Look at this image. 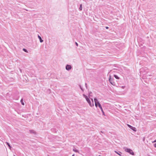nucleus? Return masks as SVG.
Wrapping results in <instances>:
<instances>
[{"label":"nucleus","mask_w":156,"mask_h":156,"mask_svg":"<svg viewBox=\"0 0 156 156\" xmlns=\"http://www.w3.org/2000/svg\"><path fill=\"white\" fill-rule=\"evenodd\" d=\"M83 96L85 98L87 101V102L89 104L90 107H93L94 106V101L93 99H91V101H90V99L88 98V97L84 94H83Z\"/></svg>","instance_id":"nucleus-1"},{"label":"nucleus","mask_w":156,"mask_h":156,"mask_svg":"<svg viewBox=\"0 0 156 156\" xmlns=\"http://www.w3.org/2000/svg\"><path fill=\"white\" fill-rule=\"evenodd\" d=\"M123 149L125 151L129 153L130 154H131L132 155H134V153L133 152V151L129 148H128L126 147H123Z\"/></svg>","instance_id":"nucleus-2"},{"label":"nucleus","mask_w":156,"mask_h":156,"mask_svg":"<svg viewBox=\"0 0 156 156\" xmlns=\"http://www.w3.org/2000/svg\"><path fill=\"white\" fill-rule=\"evenodd\" d=\"M109 81L110 83L112 85H115V83L113 81V79L111 78V76H110Z\"/></svg>","instance_id":"nucleus-3"},{"label":"nucleus","mask_w":156,"mask_h":156,"mask_svg":"<svg viewBox=\"0 0 156 156\" xmlns=\"http://www.w3.org/2000/svg\"><path fill=\"white\" fill-rule=\"evenodd\" d=\"M72 66L71 65H67L66 67V70L69 71L72 69Z\"/></svg>","instance_id":"nucleus-4"},{"label":"nucleus","mask_w":156,"mask_h":156,"mask_svg":"<svg viewBox=\"0 0 156 156\" xmlns=\"http://www.w3.org/2000/svg\"><path fill=\"white\" fill-rule=\"evenodd\" d=\"M99 107L101 109L102 113L103 115H105V113L103 110V109H102V108L101 107V105L100 104V103H99Z\"/></svg>","instance_id":"nucleus-5"},{"label":"nucleus","mask_w":156,"mask_h":156,"mask_svg":"<svg viewBox=\"0 0 156 156\" xmlns=\"http://www.w3.org/2000/svg\"><path fill=\"white\" fill-rule=\"evenodd\" d=\"M38 37L40 40V42L41 43L43 42V40L42 39L41 37L39 35H38Z\"/></svg>","instance_id":"nucleus-6"},{"label":"nucleus","mask_w":156,"mask_h":156,"mask_svg":"<svg viewBox=\"0 0 156 156\" xmlns=\"http://www.w3.org/2000/svg\"><path fill=\"white\" fill-rule=\"evenodd\" d=\"M114 152L116 154H118V155H119V156H122V153L120 152V151H119L118 152H117V151H114Z\"/></svg>","instance_id":"nucleus-7"},{"label":"nucleus","mask_w":156,"mask_h":156,"mask_svg":"<svg viewBox=\"0 0 156 156\" xmlns=\"http://www.w3.org/2000/svg\"><path fill=\"white\" fill-rule=\"evenodd\" d=\"M73 151L75 152L79 153V151L75 147L73 148Z\"/></svg>","instance_id":"nucleus-8"},{"label":"nucleus","mask_w":156,"mask_h":156,"mask_svg":"<svg viewBox=\"0 0 156 156\" xmlns=\"http://www.w3.org/2000/svg\"><path fill=\"white\" fill-rule=\"evenodd\" d=\"M21 101V102L22 104L23 105H24V103L23 102V99H21V101Z\"/></svg>","instance_id":"nucleus-9"},{"label":"nucleus","mask_w":156,"mask_h":156,"mask_svg":"<svg viewBox=\"0 0 156 156\" xmlns=\"http://www.w3.org/2000/svg\"><path fill=\"white\" fill-rule=\"evenodd\" d=\"M6 143L8 145V146L9 147V149H11V147L9 144V143L7 142H6Z\"/></svg>","instance_id":"nucleus-10"},{"label":"nucleus","mask_w":156,"mask_h":156,"mask_svg":"<svg viewBox=\"0 0 156 156\" xmlns=\"http://www.w3.org/2000/svg\"><path fill=\"white\" fill-rule=\"evenodd\" d=\"M79 10L80 11H81L82 10V4L80 5V6L79 8Z\"/></svg>","instance_id":"nucleus-11"},{"label":"nucleus","mask_w":156,"mask_h":156,"mask_svg":"<svg viewBox=\"0 0 156 156\" xmlns=\"http://www.w3.org/2000/svg\"><path fill=\"white\" fill-rule=\"evenodd\" d=\"M114 76L116 79H119V77H118V76H117L116 75H114Z\"/></svg>","instance_id":"nucleus-12"},{"label":"nucleus","mask_w":156,"mask_h":156,"mask_svg":"<svg viewBox=\"0 0 156 156\" xmlns=\"http://www.w3.org/2000/svg\"><path fill=\"white\" fill-rule=\"evenodd\" d=\"M94 102H95V103H97V102L98 101L97 99L96 98H94Z\"/></svg>","instance_id":"nucleus-13"},{"label":"nucleus","mask_w":156,"mask_h":156,"mask_svg":"<svg viewBox=\"0 0 156 156\" xmlns=\"http://www.w3.org/2000/svg\"><path fill=\"white\" fill-rule=\"evenodd\" d=\"M30 132L31 133H35L34 131L33 130H30Z\"/></svg>","instance_id":"nucleus-14"},{"label":"nucleus","mask_w":156,"mask_h":156,"mask_svg":"<svg viewBox=\"0 0 156 156\" xmlns=\"http://www.w3.org/2000/svg\"><path fill=\"white\" fill-rule=\"evenodd\" d=\"M131 129H132V128H133V127L129 125H127Z\"/></svg>","instance_id":"nucleus-15"},{"label":"nucleus","mask_w":156,"mask_h":156,"mask_svg":"<svg viewBox=\"0 0 156 156\" xmlns=\"http://www.w3.org/2000/svg\"><path fill=\"white\" fill-rule=\"evenodd\" d=\"M132 129L134 131H136V128H135V127H133V128H132Z\"/></svg>","instance_id":"nucleus-16"},{"label":"nucleus","mask_w":156,"mask_h":156,"mask_svg":"<svg viewBox=\"0 0 156 156\" xmlns=\"http://www.w3.org/2000/svg\"><path fill=\"white\" fill-rule=\"evenodd\" d=\"M23 51H25V52H27V50L26 49L23 48Z\"/></svg>","instance_id":"nucleus-17"},{"label":"nucleus","mask_w":156,"mask_h":156,"mask_svg":"<svg viewBox=\"0 0 156 156\" xmlns=\"http://www.w3.org/2000/svg\"><path fill=\"white\" fill-rule=\"evenodd\" d=\"M79 86H80V88L81 90H82V91H83V88L81 86V85H80Z\"/></svg>","instance_id":"nucleus-18"},{"label":"nucleus","mask_w":156,"mask_h":156,"mask_svg":"<svg viewBox=\"0 0 156 156\" xmlns=\"http://www.w3.org/2000/svg\"><path fill=\"white\" fill-rule=\"evenodd\" d=\"M95 106H96V107H97L98 106V105L97 104V103H95Z\"/></svg>","instance_id":"nucleus-19"},{"label":"nucleus","mask_w":156,"mask_h":156,"mask_svg":"<svg viewBox=\"0 0 156 156\" xmlns=\"http://www.w3.org/2000/svg\"><path fill=\"white\" fill-rule=\"evenodd\" d=\"M85 87H86V88L87 89V83H85Z\"/></svg>","instance_id":"nucleus-20"},{"label":"nucleus","mask_w":156,"mask_h":156,"mask_svg":"<svg viewBox=\"0 0 156 156\" xmlns=\"http://www.w3.org/2000/svg\"><path fill=\"white\" fill-rule=\"evenodd\" d=\"M154 146L155 147H156V143L154 144Z\"/></svg>","instance_id":"nucleus-21"},{"label":"nucleus","mask_w":156,"mask_h":156,"mask_svg":"<svg viewBox=\"0 0 156 156\" xmlns=\"http://www.w3.org/2000/svg\"><path fill=\"white\" fill-rule=\"evenodd\" d=\"M75 44L77 46H78V44L76 42H75Z\"/></svg>","instance_id":"nucleus-22"},{"label":"nucleus","mask_w":156,"mask_h":156,"mask_svg":"<svg viewBox=\"0 0 156 156\" xmlns=\"http://www.w3.org/2000/svg\"><path fill=\"white\" fill-rule=\"evenodd\" d=\"M99 103H100L98 101L97 102V104L98 105V106L99 107Z\"/></svg>","instance_id":"nucleus-23"},{"label":"nucleus","mask_w":156,"mask_h":156,"mask_svg":"<svg viewBox=\"0 0 156 156\" xmlns=\"http://www.w3.org/2000/svg\"><path fill=\"white\" fill-rule=\"evenodd\" d=\"M105 28L106 29H108V27H106Z\"/></svg>","instance_id":"nucleus-24"},{"label":"nucleus","mask_w":156,"mask_h":156,"mask_svg":"<svg viewBox=\"0 0 156 156\" xmlns=\"http://www.w3.org/2000/svg\"><path fill=\"white\" fill-rule=\"evenodd\" d=\"M156 142V140H155L154 141H153L152 142L154 143V142Z\"/></svg>","instance_id":"nucleus-25"},{"label":"nucleus","mask_w":156,"mask_h":156,"mask_svg":"<svg viewBox=\"0 0 156 156\" xmlns=\"http://www.w3.org/2000/svg\"><path fill=\"white\" fill-rule=\"evenodd\" d=\"M72 156H75V154H73L72 155Z\"/></svg>","instance_id":"nucleus-26"},{"label":"nucleus","mask_w":156,"mask_h":156,"mask_svg":"<svg viewBox=\"0 0 156 156\" xmlns=\"http://www.w3.org/2000/svg\"><path fill=\"white\" fill-rule=\"evenodd\" d=\"M27 11H28V10L27 9H25Z\"/></svg>","instance_id":"nucleus-27"},{"label":"nucleus","mask_w":156,"mask_h":156,"mask_svg":"<svg viewBox=\"0 0 156 156\" xmlns=\"http://www.w3.org/2000/svg\"><path fill=\"white\" fill-rule=\"evenodd\" d=\"M20 71L21 72V69H20Z\"/></svg>","instance_id":"nucleus-28"},{"label":"nucleus","mask_w":156,"mask_h":156,"mask_svg":"<svg viewBox=\"0 0 156 156\" xmlns=\"http://www.w3.org/2000/svg\"><path fill=\"white\" fill-rule=\"evenodd\" d=\"M14 156H16L15 155H14Z\"/></svg>","instance_id":"nucleus-29"},{"label":"nucleus","mask_w":156,"mask_h":156,"mask_svg":"<svg viewBox=\"0 0 156 156\" xmlns=\"http://www.w3.org/2000/svg\"><path fill=\"white\" fill-rule=\"evenodd\" d=\"M98 156H101L100 155H99Z\"/></svg>","instance_id":"nucleus-30"}]
</instances>
